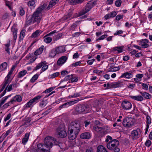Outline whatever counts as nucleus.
I'll list each match as a JSON object with an SVG mask.
<instances>
[{"label": "nucleus", "mask_w": 152, "mask_h": 152, "mask_svg": "<svg viewBox=\"0 0 152 152\" xmlns=\"http://www.w3.org/2000/svg\"><path fill=\"white\" fill-rule=\"evenodd\" d=\"M96 0H91L88 1L84 8L80 12V15H84L90 11L91 9L96 5Z\"/></svg>", "instance_id": "3"}, {"label": "nucleus", "mask_w": 152, "mask_h": 152, "mask_svg": "<svg viewBox=\"0 0 152 152\" xmlns=\"http://www.w3.org/2000/svg\"><path fill=\"white\" fill-rule=\"evenodd\" d=\"M12 79V78L11 77H9L7 76L5 78L3 83L0 86L1 88L0 90V92L2 91L7 85H9V83L11 82Z\"/></svg>", "instance_id": "7"}, {"label": "nucleus", "mask_w": 152, "mask_h": 152, "mask_svg": "<svg viewBox=\"0 0 152 152\" xmlns=\"http://www.w3.org/2000/svg\"><path fill=\"white\" fill-rule=\"evenodd\" d=\"M42 32L40 30H37L32 34L31 37L32 38L37 37L41 34Z\"/></svg>", "instance_id": "32"}, {"label": "nucleus", "mask_w": 152, "mask_h": 152, "mask_svg": "<svg viewBox=\"0 0 152 152\" xmlns=\"http://www.w3.org/2000/svg\"><path fill=\"white\" fill-rule=\"evenodd\" d=\"M43 147H47L45 144H39L37 145V147L38 150L40 152H42V150H44V148H42Z\"/></svg>", "instance_id": "37"}, {"label": "nucleus", "mask_w": 152, "mask_h": 152, "mask_svg": "<svg viewBox=\"0 0 152 152\" xmlns=\"http://www.w3.org/2000/svg\"><path fill=\"white\" fill-rule=\"evenodd\" d=\"M121 66H119L118 67H114L112 68L109 69V72H116L119 70L121 68Z\"/></svg>", "instance_id": "38"}, {"label": "nucleus", "mask_w": 152, "mask_h": 152, "mask_svg": "<svg viewBox=\"0 0 152 152\" xmlns=\"http://www.w3.org/2000/svg\"><path fill=\"white\" fill-rule=\"evenodd\" d=\"M108 35L107 34H104L102 35L101 37H99L98 39H97V40H103L106 38L107 37Z\"/></svg>", "instance_id": "56"}, {"label": "nucleus", "mask_w": 152, "mask_h": 152, "mask_svg": "<svg viewBox=\"0 0 152 152\" xmlns=\"http://www.w3.org/2000/svg\"><path fill=\"white\" fill-rule=\"evenodd\" d=\"M19 14L21 16L25 14V12L22 7H20L19 8Z\"/></svg>", "instance_id": "50"}, {"label": "nucleus", "mask_w": 152, "mask_h": 152, "mask_svg": "<svg viewBox=\"0 0 152 152\" xmlns=\"http://www.w3.org/2000/svg\"><path fill=\"white\" fill-rule=\"evenodd\" d=\"M81 129L80 124L78 121L72 122L69 125L68 130L79 133Z\"/></svg>", "instance_id": "4"}, {"label": "nucleus", "mask_w": 152, "mask_h": 152, "mask_svg": "<svg viewBox=\"0 0 152 152\" xmlns=\"http://www.w3.org/2000/svg\"><path fill=\"white\" fill-rule=\"evenodd\" d=\"M84 0H70V3L73 5H76L82 3Z\"/></svg>", "instance_id": "31"}, {"label": "nucleus", "mask_w": 152, "mask_h": 152, "mask_svg": "<svg viewBox=\"0 0 152 152\" xmlns=\"http://www.w3.org/2000/svg\"><path fill=\"white\" fill-rule=\"evenodd\" d=\"M133 77V75L132 73L126 72L123 73L120 77V78L125 77L127 79L131 78Z\"/></svg>", "instance_id": "21"}, {"label": "nucleus", "mask_w": 152, "mask_h": 152, "mask_svg": "<svg viewBox=\"0 0 152 152\" xmlns=\"http://www.w3.org/2000/svg\"><path fill=\"white\" fill-rule=\"evenodd\" d=\"M39 75L38 74H35L34 75L30 80V81L32 83H34L38 79Z\"/></svg>", "instance_id": "44"}, {"label": "nucleus", "mask_w": 152, "mask_h": 152, "mask_svg": "<svg viewBox=\"0 0 152 152\" xmlns=\"http://www.w3.org/2000/svg\"><path fill=\"white\" fill-rule=\"evenodd\" d=\"M15 85V84H10L9 86L7 85L5 87L6 88L5 89L6 90H7L8 91H10L12 90V87H14Z\"/></svg>", "instance_id": "42"}, {"label": "nucleus", "mask_w": 152, "mask_h": 152, "mask_svg": "<svg viewBox=\"0 0 152 152\" xmlns=\"http://www.w3.org/2000/svg\"><path fill=\"white\" fill-rule=\"evenodd\" d=\"M42 148H44V150H42V152H49V150L50 148L49 147H43Z\"/></svg>", "instance_id": "57"}, {"label": "nucleus", "mask_w": 152, "mask_h": 152, "mask_svg": "<svg viewBox=\"0 0 152 152\" xmlns=\"http://www.w3.org/2000/svg\"><path fill=\"white\" fill-rule=\"evenodd\" d=\"M145 115L146 116L147 125H149L151 123V118L147 113H145Z\"/></svg>", "instance_id": "41"}, {"label": "nucleus", "mask_w": 152, "mask_h": 152, "mask_svg": "<svg viewBox=\"0 0 152 152\" xmlns=\"http://www.w3.org/2000/svg\"><path fill=\"white\" fill-rule=\"evenodd\" d=\"M88 107L85 105H77L75 108L76 111L78 113H81L87 110Z\"/></svg>", "instance_id": "12"}, {"label": "nucleus", "mask_w": 152, "mask_h": 152, "mask_svg": "<svg viewBox=\"0 0 152 152\" xmlns=\"http://www.w3.org/2000/svg\"><path fill=\"white\" fill-rule=\"evenodd\" d=\"M149 40L147 39H144L141 40L140 42L139 45H141L142 48H146L149 46L148 44Z\"/></svg>", "instance_id": "14"}, {"label": "nucleus", "mask_w": 152, "mask_h": 152, "mask_svg": "<svg viewBox=\"0 0 152 152\" xmlns=\"http://www.w3.org/2000/svg\"><path fill=\"white\" fill-rule=\"evenodd\" d=\"M10 95L6 96L2 98L0 102V104H3L6 102L8 98L10 96Z\"/></svg>", "instance_id": "45"}, {"label": "nucleus", "mask_w": 152, "mask_h": 152, "mask_svg": "<svg viewBox=\"0 0 152 152\" xmlns=\"http://www.w3.org/2000/svg\"><path fill=\"white\" fill-rule=\"evenodd\" d=\"M53 140V137H47L44 140V143L46 146L49 147L50 148L52 147Z\"/></svg>", "instance_id": "8"}, {"label": "nucleus", "mask_w": 152, "mask_h": 152, "mask_svg": "<svg viewBox=\"0 0 152 152\" xmlns=\"http://www.w3.org/2000/svg\"><path fill=\"white\" fill-rule=\"evenodd\" d=\"M11 30L13 33V39L14 40H16L17 38V30L16 28L15 25H14L12 27Z\"/></svg>", "instance_id": "22"}, {"label": "nucleus", "mask_w": 152, "mask_h": 152, "mask_svg": "<svg viewBox=\"0 0 152 152\" xmlns=\"http://www.w3.org/2000/svg\"><path fill=\"white\" fill-rule=\"evenodd\" d=\"M67 60L66 56H63L60 58L58 60L57 64L58 65L61 66L64 64Z\"/></svg>", "instance_id": "13"}, {"label": "nucleus", "mask_w": 152, "mask_h": 152, "mask_svg": "<svg viewBox=\"0 0 152 152\" xmlns=\"http://www.w3.org/2000/svg\"><path fill=\"white\" fill-rule=\"evenodd\" d=\"M131 98L132 99L138 101H142L143 100V97L141 96H130Z\"/></svg>", "instance_id": "33"}, {"label": "nucleus", "mask_w": 152, "mask_h": 152, "mask_svg": "<svg viewBox=\"0 0 152 152\" xmlns=\"http://www.w3.org/2000/svg\"><path fill=\"white\" fill-rule=\"evenodd\" d=\"M25 30L24 29L22 30L21 31L20 35V38L22 37V38H23L25 36Z\"/></svg>", "instance_id": "53"}, {"label": "nucleus", "mask_w": 152, "mask_h": 152, "mask_svg": "<svg viewBox=\"0 0 152 152\" xmlns=\"http://www.w3.org/2000/svg\"><path fill=\"white\" fill-rule=\"evenodd\" d=\"M73 131L72 130H68V135L69 139L70 140H73L75 139L79 133L74 132L73 133Z\"/></svg>", "instance_id": "11"}, {"label": "nucleus", "mask_w": 152, "mask_h": 152, "mask_svg": "<svg viewBox=\"0 0 152 152\" xmlns=\"http://www.w3.org/2000/svg\"><path fill=\"white\" fill-rule=\"evenodd\" d=\"M57 54L55 48L51 50L49 54V57L51 58L54 57Z\"/></svg>", "instance_id": "28"}, {"label": "nucleus", "mask_w": 152, "mask_h": 152, "mask_svg": "<svg viewBox=\"0 0 152 152\" xmlns=\"http://www.w3.org/2000/svg\"><path fill=\"white\" fill-rule=\"evenodd\" d=\"M86 152H94L93 148L92 147H89L86 148Z\"/></svg>", "instance_id": "55"}, {"label": "nucleus", "mask_w": 152, "mask_h": 152, "mask_svg": "<svg viewBox=\"0 0 152 152\" xmlns=\"http://www.w3.org/2000/svg\"><path fill=\"white\" fill-rule=\"evenodd\" d=\"M121 1L120 0H118L116 1L115 2V5L118 7H119L121 5Z\"/></svg>", "instance_id": "61"}, {"label": "nucleus", "mask_w": 152, "mask_h": 152, "mask_svg": "<svg viewBox=\"0 0 152 152\" xmlns=\"http://www.w3.org/2000/svg\"><path fill=\"white\" fill-rule=\"evenodd\" d=\"M135 119L132 117H126L123 121V125L124 126L127 128H130L134 125L135 123Z\"/></svg>", "instance_id": "5"}, {"label": "nucleus", "mask_w": 152, "mask_h": 152, "mask_svg": "<svg viewBox=\"0 0 152 152\" xmlns=\"http://www.w3.org/2000/svg\"><path fill=\"white\" fill-rule=\"evenodd\" d=\"M55 49L58 54L63 53L66 51L65 47L63 46H58Z\"/></svg>", "instance_id": "20"}, {"label": "nucleus", "mask_w": 152, "mask_h": 152, "mask_svg": "<svg viewBox=\"0 0 152 152\" xmlns=\"http://www.w3.org/2000/svg\"><path fill=\"white\" fill-rule=\"evenodd\" d=\"M151 141L149 140H147L145 143V145L148 147H149L151 145Z\"/></svg>", "instance_id": "59"}, {"label": "nucleus", "mask_w": 152, "mask_h": 152, "mask_svg": "<svg viewBox=\"0 0 152 152\" xmlns=\"http://www.w3.org/2000/svg\"><path fill=\"white\" fill-rule=\"evenodd\" d=\"M73 77V75H69L66 76L64 78V80L67 81L71 79Z\"/></svg>", "instance_id": "54"}, {"label": "nucleus", "mask_w": 152, "mask_h": 152, "mask_svg": "<svg viewBox=\"0 0 152 152\" xmlns=\"http://www.w3.org/2000/svg\"><path fill=\"white\" fill-rule=\"evenodd\" d=\"M59 1V0H51L47 8L48 10L51 8L53 6H55Z\"/></svg>", "instance_id": "23"}, {"label": "nucleus", "mask_w": 152, "mask_h": 152, "mask_svg": "<svg viewBox=\"0 0 152 152\" xmlns=\"http://www.w3.org/2000/svg\"><path fill=\"white\" fill-rule=\"evenodd\" d=\"M79 101L78 99L74 101H70L68 102L64 103L63 104H75L77 103Z\"/></svg>", "instance_id": "46"}, {"label": "nucleus", "mask_w": 152, "mask_h": 152, "mask_svg": "<svg viewBox=\"0 0 152 152\" xmlns=\"http://www.w3.org/2000/svg\"><path fill=\"white\" fill-rule=\"evenodd\" d=\"M123 17V15H118L115 18V19L117 20H119Z\"/></svg>", "instance_id": "63"}, {"label": "nucleus", "mask_w": 152, "mask_h": 152, "mask_svg": "<svg viewBox=\"0 0 152 152\" xmlns=\"http://www.w3.org/2000/svg\"><path fill=\"white\" fill-rule=\"evenodd\" d=\"M57 132L58 137L63 138L65 137L67 135L66 132L60 129H57Z\"/></svg>", "instance_id": "15"}, {"label": "nucleus", "mask_w": 152, "mask_h": 152, "mask_svg": "<svg viewBox=\"0 0 152 152\" xmlns=\"http://www.w3.org/2000/svg\"><path fill=\"white\" fill-rule=\"evenodd\" d=\"M28 6H32L34 7L35 5V2L34 0H31L28 2Z\"/></svg>", "instance_id": "47"}, {"label": "nucleus", "mask_w": 152, "mask_h": 152, "mask_svg": "<svg viewBox=\"0 0 152 152\" xmlns=\"http://www.w3.org/2000/svg\"><path fill=\"white\" fill-rule=\"evenodd\" d=\"M27 73V71L25 70L21 71L19 72L18 77V78H21L26 75Z\"/></svg>", "instance_id": "35"}, {"label": "nucleus", "mask_w": 152, "mask_h": 152, "mask_svg": "<svg viewBox=\"0 0 152 152\" xmlns=\"http://www.w3.org/2000/svg\"><path fill=\"white\" fill-rule=\"evenodd\" d=\"M29 136V134L28 133H26L25 134L24 137L22 139V143L25 145L28 142Z\"/></svg>", "instance_id": "27"}, {"label": "nucleus", "mask_w": 152, "mask_h": 152, "mask_svg": "<svg viewBox=\"0 0 152 152\" xmlns=\"http://www.w3.org/2000/svg\"><path fill=\"white\" fill-rule=\"evenodd\" d=\"M132 105H121L123 109L128 110L130 109L132 107Z\"/></svg>", "instance_id": "51"}, {"label": "nucleus", "mask_w": 152, "mask_h": 152, "mask_svg": "<svg viewBox=\"0 0 152 152\" xmlns=\"http://www.w3.org/2000/svg\"><path fill=\"white\" fill-rule=\"evenodd\" d=\"M72 15V12H70L68 13L67 15H64L63 17V19L64 20H65L67 19H68L70 18Z\"/></svg>", "instance_id": "43"}, {"label": "nucleus", "mask_w": 152, "mask_h": 152, "mask_svg": "<svg viewBox=\"0 0 152 152\" xmlns=\"http://www.w3.org/2000/svg\"><path fill=\"white\" fill-rule=\"evenodd\" d=\"M35 22L32 16H29L26 19V24L27 26L33 24Z\"/></svg>", "instance_id": "19"}, {"label": "nucleus", "mask_w": 152, "mask_h": 152, "mask_svg": "<svg viewBox=\"0 0 152 152\" xmlns=\"http://www.w3.org/2000/svg\"><path fill=\"white\" fill-rule=\"evenodd\" d=\"M8 64L6 62H4L0 64V71H4L6 70Z\"/></svg>", "instance_id": "26"}, {"label": "nucleus", "mask_w": 152, "mask_h": 152, "mask_svg": "<svg viewBox=\"0 0 152 152\" xmlns=\"http://www.w3.org/2000/svg\"><path fill=\"white\" fill-rule=\"evenodd\" d=\"M10 41L9 40L7 44H5L4 45L5 46V50L7 52V53L10 54V48L9 47L10 46Z\"/></svg>", "instance_id": "39"}, {"label": "nucleus", "mask_w": 152, "mask_h": 152, "mask_svg": "<svg viewBox=\"0 0 152 152\" xmlns=\"http://www.w3.org/2000/svg\"><path fill=\"white\" fill-rule=\"evenodd\" d=\"M119 144L118 140L116 139L110 141L107 145V148L115 152H119L120 149L118 146Z\"/></svg>", "instance_id": "2"}, {"label": "nucleus", "mask_w": 152, "mask_h": 152, "mask_svg": "<svg viewBox=\"0 0 152 152\" xmlns=\"http://www.w3.org/2000/svg\"><path fill=\"white\" fill-rule=\"evenodd\" d=\"M80 94L78 93H75L73 95L69 96V98L77 97L80 96Z\"/></svg>", "instance_id": "58"}, {"label": "nucleus", "mask_w": 152, "mask_h": 152, "mask_svg": "<svg viewBox=\"0 0 152 152\" xmlns=\"http://www.w3.org/2000/svg\"><path fill=\"white\" fill-rule=\"evenodd\" d=\"M4 1L5 4V5L7 6L8 7L10 10H12V3L11 1L7 0H4Z\"/></svg>", "instance_id": "36"}, {"label": "nucleus", "mask_w": 152, "mask_h": 152, "mask_svg": "<svg viewBox=\"0 0 152 152\" xmlns=\"http://www.w3.org/2000/svg\"><path fill=\"white\" fill-rule=\"evenodd\" d=\"M59 75V72H56L50 75L49 77L50 78L52 79L58 76Z\"/></svg>", "instance_id": "48"}, {"label": "nucleus", "mask_w": 152, "mask_h": 152, "mask_svg": "<svg viewBox=\"0 0 152 152\" xmlns=\"http://www.w3.org/2000/svg\"><path fill=\"white\" fill-rule=\"evenodd\" d=\"M140 93L144 98L146 99H150L152 97L151 95L148 93L140 92Z\"/></svg>", "instance_id": "30"}, {"label": "nucleus", "mask_w": 152, "mask_h": 152, "mask_svg": "<svg viewBox=\"0 0 152 152\" xmlns=\"http://www.w3.org/2000/svg\"><path fill=\"white\" fill-rule=\"evenodd\" d=\"M31 152H40L38 149H35L33 146L31 147Z\"/></svg>", "instance_id": "64"}, {"label": "nucleus", "mask_w": 152, "mask_h": 152, "mask_svg": "<svg viewBox=\"0 0 152 152\" xmlns=\"http://www.w3.org/2000/svg\"><path fill=\"white\" fill-rule=\"evenodd\" d=\"M41 97V96L38 95L34 97L33 99L30 100L26 104H31L34 102H37Z\"/></svg>", "instance_id": "17"}, {"label": "nucleus", "mask_w": 152, "mask_h": 152, "mask_svg": "<svg viewBox=\"0 0 152 152\" xmlns=\"http://www.w3.org/2000/svg\"><path fill=\"white\" fill-rule=\"evenodd\" d=\"M78 80V78L77 77H73L71 79V80H70L69 82V83H72L73 82H76Z\"/></svg>", "instance_id": "60"}, {"label": "nucleus", "mask_w": 152, "mask_h": 152, "mask_svg": "<svg viewBox=\"0 0 152 152\" xmlns=\"http://www.w3.org/2000/svg\"><path fill=\"white\" fill-rule=\"evenodd\" d=\"M55 88L54 87H50L49 88L46 89L44 92L45 93H48L52 91Z\"/></svg>", "instance_id": "52"}, {"label": "nucleus", "mask_w": 152, "mask_h": 152, "mask_svg": "<svg viewBox=\"0 0 152 152\" xmlns=\"http://www.w3.org/2000/svg\"><path fill=\"white\" fill-rule=\"evenodd\" d=\"M117 15V13L115 11H113L110 12V13H108L105 15L104 18L105 20H107L109 18H113L115 16Z\"/></svg>", "instance_id": "18"}, {"label": "nucleus", "mask_w": 152, "mask_h": 152, "mask_svg": "<svg viewBox=\"0 0 152 152\" xmlns=\"http://www.w3.org/2000/svg\"><path fill=\"white\" fill-rule=\"evenodd\" d=\"M124 47L122 46L116 47L113 48L114 51H117L118 53L122 52L123 51Z\"/></svg>", "instance_id": "29"}, {"label": "nucleus", "mask_w": 152, "mask_h": 152, "mask_svg": "<svg viewBox=\"0 0 152 152\" xmlns=\"http://www.w3.org/2000/svg\"><path fill=\"white\" fill-rule=\"evenodd\" d=\"M47 63L46 61H42L39 63L34 69V71H36L42 68V72H44L48 68V65H46Z\"/></svg>", "instance_id": "6"}, {"label": "nucleus", "mask_w": 152, "mask_h": 152, "mask_svg": "<svg viewBox=\"0 0 152 152\" xmlns=\"http://www.w3.org/2000/svg\"><path fill=\"white\" fill-rule=\"evenodd\" d=\"M80 137L82 139H88L90 138V134L88 132H85L82 133L80 135Z\"/></svg>", "instance_id": "24"}, {"label": "nucleus", "mask_w": 152, "mask_h": 152, "mask_svg": "<svg viewBox=\"0 0 152 152\" xmlns=\"http://www.w3.org/2000/svg\"><path fill=\"white\" fill-rule=\"evenodd\" d=\"M44 41L47 43H50L51 41H52V39L50 37H45V36L44 37Z\"/></svg>", "instance_id": "40"}, {"label": "nucleus", "mask_w": 152, "mask_h": 152, "mask_svg": "<svg viewBox=\"0 0 152 152\" xmlns=\"http://www.w3.org/2000/svg\"><path fill=\"white\" fill-rule=\"evenodd\" d=\"M81 64V62L80 61H79L77 62H76L75 63H73L71 65L72 66H77L78 65H80Z\"/></svg>", "instance_id": "62"}, {"label": "nucleus", "mask_w": 152, "mask_h": 152, "mask_svg": "<svg viewBox=\"0 0 152 152\" xmlns=\"http://www.w3.org/2000/svg\"><path fill=\"white\" fill-rule=\"evenodd\" d=\"M140 133V129L139 128L132 131L131 132V136L133 140H135L138 138Z\"/></svg>", "instance_id": "9"}, {"label": "nucleus", "mask_w": 152, "mask_h": 152, "mask_svg": "<svg viewBox=\"0 0 152 152\" xmlns=\"http://www.w3.org/2000/svg\"><path fill=\"white\" fill-rule=\"evenodd\" d=\"M22 98L21 96L19 95H17L14 96L10 101L7 103L5 104H13L16 101L18 102H20L21 101Z\"/></svg>", "instance_id": "10"}, {"label": "nucleus", "mask_w": 152, "mask_h": 152, "mask_svg": "<svg viewBox=\"0 0 152 152\" xmlns=\"http://www.w3.org/2000/svg\"><path fill=\"white\" fill-rule=\"evenodd\" d=\"M15 66H12L10 70L8 72L7 76L11 77V75L12 74L13 72L15 69Z\"/></svg>", "instance_id": "49"}, {"label": "nucleus", "mask_w": 152, "mask_h": 152, "mask_svg": "<svg viewBox=\"0 0 152 152\" xmlns=\"http://www.w3.org/2000/svg\"><path fill=\"white\" fill-rule=\"evenodd\" d=\"M46 6V4H43L40 6L37 9L32 15L35 22H37V24H39L42 18V12L44 11Z\"/></svg>", "instance_id": "1"}, {"label": "nucleus", "mask_w": 152, "mask_h": 152, "mask_svg": "<svg viewBox=\"0 0 152 152\" xmlns=\"http://www.w3.org/2000/svg\"><path fill=\"white\" fill-rule=\"evenodd\" d=\"M123 86V82L120 81L111 84V87L113 88H115L122 87Z\"/></svg>", "instance_id": "16"}, {"label": "nucleus", "mask_w": 152, "mask_h": 152, "mask_svg": "<svg viewBox=\"0 0 152 152\" xmlns=\"http://www.w3.org/2000/svg\"><path fill=\"white\" fill-rule=\"evenodd\" d=\"M97 152H107L106 149L102 145L99 146L97 148Z\"/></svg>", "instance_id": "34"}, {"label": "nucleus", "mask_w": 152, "mask_h": 152, "mask_svg": "<svg viewBox=\"0 0 152 152\" xmlns=\"http://www.w3.org/2000/svg\"><path fill=\"white\" fill-rule=\"evenodd\" d=\"M44 46L42 45L40 48L36 50L34 52V54L35 56L40 55L42 53L44 50Z\"/></svg>", "instance_id": "25"}]
</instances>
